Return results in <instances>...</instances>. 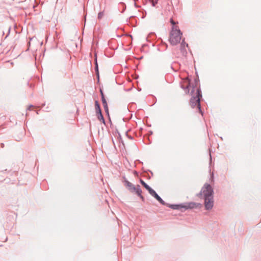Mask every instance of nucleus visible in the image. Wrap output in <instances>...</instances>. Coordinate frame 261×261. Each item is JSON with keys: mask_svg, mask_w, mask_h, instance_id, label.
Listing matches in <instances>:
<instances>
[{"mask_svg": "<svg viewBox=\"0 0 261 261\" xmlns=\"http://www.w3.org/2000/svg\"><path fill=\"white\" fill-rule=\"evenodd\" d=\"M181 41L180 44V49L181 51L188 47V44L186 43L184 39H182V33L177 27H173L170 33L169 41L172 45H176Z\"/></svg>", "mask_w": 261, "mask_h": 261, "instance_id": "nucleus-1", "label": "nucleus"}, {"mask_svg": "<svg viewBox=\"0 0 261 261\" xmlns=\"http://www.w3.org/2000/svg\"><path fill=\"white\" fill-rule=\"evenodd\" d=\"M192 95L190 100V105L192 108H196L200 112V100L201 97L200 89L196 87H193L191 91Z\"/></svg>", "mask_w": 261, "mask_h": 261, "instance_id": "nucleus-2", "label": "nucleus"}, {"mask_svg": "<svg viewBox=\"0 0 261 261\" xmlns=\"http://www.w3.org/2000/svg\"><path fill=\"white\" fill-rule=\"evenodd\" d=\"M213 189L212 187L209 184H205L201 189L200 195H203L204 198L206 197L213 196Z\"/></svg>", "mask_w": 261, "mask_h": 261, "instance_id": "nucleus-3", "label": "nucleus"}, {"mask_svg": "<svg viewBox=\"0 0 261 261\" xmlns=\"http://www.w3.org/2000/svg\"><path fill=\"white\" fill-rule=\"evenodd\" d=\"M205 199L204 205L206 210H211L213 207L214 200L213 196L206 197Z\"/></svg>", "mask_w": 261, "mask_h": 261, "instance_id": "nucleus-4", "label": "nucleus"}, {"mask_svg": "<svg viewBox=\"0 0 261 261\" xmlns=\"http://www.w3.org/2000/svg\"><path fill=\"white\" fill-rule=\"evenodd\" d=\"M181 87L182 89H186V93L189 92L190 80L188 77L183 79L181 84Z\"/></svg>", "mask_w": 261, "mask_h": 261, "instance_id": "nucleus-5", "label": "nucleus"}, {"mask_svg": "<svg viewBox=\"0 0 261 261\" xmlns=\"http://www.w3.org/2000/svg\"><path fill=\"white\" fill-rule=\"evenodd\" d=\"M134 193H136L138 196H139L142 200H144V197L142 195V190L140 189V186H137V189Z\"/></svg>", "mask_w": 261, "mask_h": 261, "instance_id": "nucleus-6", "label": "nucleus"}, {"mask_svg": "<svg viewBox=\"0 0 261 261\" xmlns=\"http://www.w3.org/2000/svg\"><path fill=\"white\" fill-rule=\"evenodd\" d=\"M96 115H97V118L102 123H105V119H104V118L102 115V113H101V111L99 112H97L96 113Z\"/></svg>", "mask_w": 261, "mask_h": 261, "instance_id": "nucleus-7", "label": "nucleus"}, {"mask_svg": "<svg viewBox=\"0 0 261 261\" xmlns=\"http://www.w3.org/2000/svg\"><path fill=\"white\" fill-rule=\"evenodd\" d=\"M183 207L186 209L193 208L196 207V204L194 203H190L188 204L187 205H185Z\"/></svg>", "mask_w": 261, "mask_h": 261, "instance_id": "nucleus-8", "label": "nucleus"}, {"mask_svg": "<svg viewBox=\"0 0 261 261\" xmlns=\"http://www.w3.org/2000/svg\"><path fill=\"white\" fill-rule=\"evenodd\" d=\"M95 111L96 113L99 112L101 111V109L100 108V105L98 103V102L97 101H95Z\"/></svg>", "mask_w": 261, "mask_h": 261, "instance_id": "nucleus-9", "label": "nucleus"}, {"mask_svg": "<svg viewBox=\"0 0 261 261\" xmlns=\"http://www.w3.org/2000/svg\"><path fill=\"white\" fill-rule=\"evenodd\" d=\"M153 196L154 198H155L156 199V200H158L161 203H164L163 200L162 199V198L156 193H155Z\"/></svg>", "mask_w": 261, "mask_h": 261, "instance_id": "nucleus-10", "label": "nucleus"}, {"mask_svg": "<svg viewBox=\"0 0 261 261\" xmlns=\"http://www.w3.org/2000/svg\"><path fill=\"white\" fill-rule=\"evenodd\" d=\"M100 93H101V99H102V102L103 105L107 103L106 100L105 98V96H104V95H103V93L102 90H100Z\"/></svg>", "mask_w": 261, "mask_h": 261, "instance_id": "nucleus-11", "label": "nucleus"}, {"mask_svg": "<svg viewBox=\"0 0 261 261\" xmlns=\"http://www.w3.org/2000/svg\"><path fill=\"white\" fill-rule=\"evenodd\" d=\"M147 190L148 191L150 194L152 196L156 193V192L150 187H149V189H147Z\"/></svg>", "mask_w": 261, "mask_h": 261, "instance_id": "nucleus-12", "label": "nucleus"}, {"mask_svg": "<svg viewBox=\"0 0 261 261\" xmlns=\"http://www.w3.org/2000/svg\"><path fill=\"white\" fill-rule=\"evenodd\" d=\"M140 182L147 190L149 189V186H148L143 180L141 179Z\"/></svg>", "mask_w": 261, "mask_h": 261, "instance_id": "nucleus-13", "label": "nucleus"}, {"mask_svg": "<svg viewBox=\"0 0 261 261\" xmlns=\"http://www.w3.org/2000/svg\"><path fill=\"white\" fill-rule=\"evenodd\" d=\"M126 186H127V187L128 188V190H129L133 186H134V185H133L132 183H130V182L127 181H126Z\"/></svg>", "mask_w": 261, "mask_h": 261, "instance_id": "nucleus-14", "label": "nucleus"}, {"mask_svg": "<svg viewBox=\"0 0 261 261\" xmlns=\"http://www.w3.org/2000/svg\"><path fill=\"white\" fill-rule=\"evenodd\" d=\"M103 107H104V109L105 110V111L108 114H109L108 107L107 103H105V104H103Z\"/></svg>", "mask_w": 261, "mask_h": 261, "instance_id": "nucleus-15", "label": "nucleus"}, {"mask_svg": "<svg viewBox=\"0 0 261 261\" xmlns=\"http://www.w3.org/2000/svg\"><path fill=\"white\" fill-rule=\"evenodd\" d=\"M137 189V186H133L129 190L132 192L134 193L135 191Z\"/></svg>", "mask_w": 261, "mask_h": 261, "instance_id": "nucleus-16", "label": "nucleus"}, {"mask_svg": "<svg viewBox=\"0 0 261 261\" xmlns=\"http://www.w3.org/2000/svg\"><path fill=\"white\" fill-rule=\"evenodd\" d=\"M103 12H99L98 14V18L100 19L102 18V17H103Z\"/></svg>", "mask_w": 261, "mask_h": 261, "instance_id": "nucleus-17", "label": "nucleus"}, {"mask_svg": "<svg viewBox=\"0 0 261 261\" xmlns=\"http://www.w3.org/2000/svg\"><path fill=\"white\" fill-rule=\"evenodd\" d=\"M150 2H151L152 5L154 6L158 2V0H149Z\"/></svg>", "mask_w": 261, "mask_h": 261, "instance_id": "nucleus-18", "label": "nucleus"}, {"mask_svg": "<svg viewBox=\"0 0 261 261\" xmlns=\"http://www.w3.org/2000/svg\"><path fill=\"white\" fill-rule=\"evenodd\" d=\"M170 22H171V23L172 24H173V25H174V24H175V22L173 21V19H172L170 20Z\"/></svg>", "mask_w": 261, "mask_h": 261, "instance_id": "nucleus-19", "label": "nucleus"}]
</instances>
